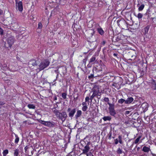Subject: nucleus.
Here are the masks:
<instances>
[{
  "label": "nucleus",
  "mask_w": 156,
  "mask_h": 156,
  "mask_svg": "<svg viewBox=\"0 0 156 156\" xmlns=\"http://www.w3.org/2000/svg\"><path fill=\"white\" fill-rule=\"evenodd\" d=\"M105 102H108V104L109 105L108 109L110 114L113 116L115 117L116 114V112L115 110V105L114 104H111L109 102V99L108 98H105L104 99Z\"/></svg>",
  "instance_id": "nucleus-1"
},
{
  "label": "nucleus",
  "mask_w": 156,
  "mask_h": 156,
  "mask_svg": "<svg viewBox=\"0 0 156 156\" xmlns=\"http://www.w3.org/2000/svg\"><path fill=\"white\" fill-rule=\"evenodd\" d=\"M54 113L57 117L63 122L65 121L68 117L66 112L65 111L60 112L58 110H56L54 111Z\"/></svg>",
  "instance_id": "nucleus-2"
},
{
  "label": "nucleus",
  "mask_w": 156,
  "mask_h": 156,
  "mask_svg": "<svg viewBox=\"0 0 156 156\" xmlns=\"http://www.w3.org/2000/svg\"><path fill=\"white\" fill-rule=\"evenodd\" d=\"M91 92H93L92 95L94 97H96L98 100L100 99L101 93L100 92L99 88L98 87H94L92 89Z\"/></svg>",
  "instance_id": "nucleus-3"
},
{
  "label": "nucleus",
  "mask_w": 156,
  "mask_h": 156,
  "mask_svg": "<svg viewBox=\"0 0 156 156\" xmlns=\"http://www.w3.org/2000/svg\"><path fill=\"white\" fill-rule=\"evenodd\" d=\"M49 63V62L47 60H44L42 61L39 66L40 70H42L47 67Z\"/></svg>",
  "instance_id": "nucleus-4"
},
{
  "label": "nucleus",
  "mask_w": 156,
  "mask_h": 156,
  "mask_svg": "<svg viewBox=\"0 0 156 156\" xmlns=\"http://www.w3.org/2000/svg\"><path fill=\"white\" fill-rule=\"evenodd\" d=\"M14 39L13 37L10 36L8 37L7 41V44H6L5 46L7 48H10L14 43Z\"/></svg>",
  "instance_id": "nucleus-5"
},
{
  "label": "nucleus",
  "mask_w": 156,
  "mask_h": 156,
  "mask_svg": "<svg viewBox=\"0 0 156 156\" xmlns=\"http://www.w3.org/2000/svg\"><path fill=\"white\" fill-rule=\"evenodd\" d=\"M90 144V142H88L86 145L84 147L83 149L82 150L83 151L82 154H86L87 156H88V154H87V153L89 151L90 149L89 147Z\"/></svg>",
  "instance_id": "nucleus-6"
},
{
  "label": "nucleus",
  "mask_w": 156,
  "mask_h": 156,
  "mask_svg": "<svg viewBox=\"0 0 156 156\" xmlns=\"http://www.w3.org/2000/svg\"><path fill=\"white\" fill-rule=\"evenodd\" d=\"M93 74H91L88 77V78L90 80L93 79L94 77H97L100 75L98 74H96L97 73L99 72L97 69H96L94 71V70H93Z\"/></svg>",
  "instance_id": "nucleus-7"
},
{
  "label": "nucleus",
  "mask_w": 156,
  "mask_h": 156,
  "mask_svg": "<svg viewBox=\"0 0 156 156\" xmlns=\"http://www.w3.org/2000/svg\"><path fill=\"white\" fill-rule=\"evenodd\" d=\"M67 111L68 112H69V116L70 117H72L76 112V108H74L71 110L70 108H69L67 110Z\"/></svg>",
  "instance_id": "nucleus-8"
},
{
  "label": "nucleus",
  "mask_w": 156,
  "mask_h": 156,
  "mask_svg": "<svg viewBox=\"0 0 156 156\" xmlns=\"http://www.w3.org/2000/svg\"><path fill=\"white\" fill-rule=\"evenodd\" d=\"M40 122L45 126H47L48 127H53V124L50 122H46L42 120H40Z\"/></svg>",
  "instance_id": "nucleus-9"
},
{
  "label": "nucleus",
  "mask_w": 156,
  "mask_h": 156,
  "mask_svg": "<svg viewBox=\"0 0 156 156\" xmlns=\"http://www.w3.org/2000/svg\"><path fill=\"white\" fill-rule=\"evenodd\" d=\"M16 8H18V10L20 12H22L23 10V6L22 2L20 1L18 3L16 2Z\"/></svg>",
  "instance_id": "nucleus-10"
},
{
  "label": "nucleus",
  "mask_w": 156,
  "mask_h": 156,
  "mask_svg": "<svg viewBox=\"0 0 156 156\" xmlns=\"http://www.w3.org/2000/svg\"><path fill=\"white\" fill-rule=\"evenodd\" d=\"M97 63V61L96 59V57H95V56H93L90 59L88 65H90H90H92Z\"/></svg>",
  "instance_id": "nucleus-11"
},
{
  "label": "nucleus",
  "mask_w": 156,
  "mask_h": 156,
  "mask_svg": "<svg viewBox=\"0 0 156 156\" xmlns=\"http://www.w3.org/2000/svg\"><path fill=\"white\" fill-rule=\"evenodd\" d=\"M133 99L132 97L128 98L126 100H125V104H130L133 101Z\"/></svg>",
  "instance_id": "nucleus-12"
},
{
  "label": "nucleus",
  "mask_w": 156,
  "mask_h": 156,
  "mask_svg": "<svg viewBox=\"0 0 156 156\" xmlns=\"http://www.w3.org/2000/svg\"><path fill=\"white\" fill-rule=\"evenodd\" d=\"M29 66H30L31 65H32L33 66H35L37 65V63H36V61L34 59H33L30 61L28 64Z\"/></svg>",
  "instance_id": "nucleus-13"
},
{
  "label": "nucleus",
  "mask_w": 156,
  "mask_h": 156,
  "mask_svg": "<svg viewBox=\"0 0 156 156\" xmlns=\"http://www.w3.org/2000/svg\"><path fill=\"white\" fill-rule=\"evenodd\" d=\"M82 115V111L80 110H78L75 115L76 119H78V118L80 117Z\"/></svg>",
  "instance_id": "nucleus-14"
},
{
  "label": "nucleus",
  "mask_w": 156,
  "mask_h": 156,
  "mask_svg": "<svg viewBox=\"0 0 156 156\" xmlns=\"http://www.w3.org/2000/svg\"><path fill=\"white\" fill-rule=\"evenodd\" d=\"M142 108L144 110H147V109L148 105L147 103H143L141 106Z\"/></svg>",
  "instance_id": "nucleus-15"
},
{
  "label": "nucleus",
  "mask_w": 156,
  "mask_h": 156,
  "mask_svg": "<svg viewBox=\"0 0 156 156\" xmlns=\"http://www.w3.org/2000/svg\"><path fill=\"white\" fill-rule=\"evenodd\" d=\"M87 32L88 35L89 36V37H92L94 33V31L92 30H88Z\"/></svg>",
  "instance_id": "nucleus-16"
},
{
  "label": "nucleus",
  "mask_w": 156,
  "mask_h": 156,
  "mask_svg": "<svg viewBox=\"0 0 156 156\" xmlns=\"http://www.w3.org/2000/svg\"><path fill=\"white\" fill-rule=\"evenodd\" d=\"M59 70L63 74L66 73V67L62 66L59 68Z\"/></svg>",
  "instance_id": "nucleus-17"
},
{
  "label": "nucleus",
  "mask_w": 156,
  "mask_h": 156,
  "mask_svg": "<svg viewBox=\"0 0 156 156\" xmlns=\"http://www.w3.org/2000/svg\"><path fill=\"white\" fill-rule=\"evenodd\" d=\"M151 83L152 84V88L154 90H156V82L155 80H153Z\"/></svg>",
  "instance_id": "nucleus-18"
},
{
  "label": "nucleus",
  "mask_w": 156,
  "mask_h": 156,
  "mask_svg": "<svg viewBox=\"0 0 156 156\" xmlns=\"http://www.w3.org/2000/svg\"><path fill=\"white\" fill-rule=\"evenodd\" d=\"M150 150V148L146 146H144L142 149V151L145 152H148Z\"/></svg>",
  "instance_id": "nucleus-19"
},
{
  "label": "nucleus",
  "mask_w": 156,
  "mask_h": 156,
  "mask_svg": "<svg viewBox=\"0 0 156 156\" xmlns=\"http://www.w3.org/2000/svg\"><path fill=\"white\" fill-rule=\"evenodd\" d=\"M102 119L104 121H110L111 119V117L110 116H104Z\"/></svg>",
  "instance_id": "nucleus-20"
},
{
  "label": "nucleus",
  "mask_w": 156,
  "mask_h": 156,
  "mask_svg": "<svg viewBox=\"0 0 156 156\" xmlns=\"http://www.w3.org/2000/svg\"><path fill=\"white\" fill-rule=\"evenodd\" d=\"M97 30L98 32V33L101 35H102L104 34V32L102 29L101 28H98L97 29Z\"/></svg>",
  "instance_id": "nucleus-21"
},
{
  "label": "nucleus",
  "mask_w": 156,
  "mask_h": 156,
  "mask_svg": "<svg viewBox=\"0 0 156 156\" xmlns=\"http://www.w3.org/2000/svg\"><path fill=\"white\" fill-rule=\"evenodd\" d=\"M150 26H147L146 27L144 28V34H146L148 32V30L150 28Z\"/></svg>",
  "instance_id": "nucleus-22"
},
{
  "label": "nucleus",
  "mask_w": 156,
  "mask_h": 156,
  "mask_svg": "<svg viewBox=\"0 0 156 156\" xmlns=\"http://www.w3.org/2000/svg\"><path fill=\"white\" fill-rule=\"evenodd\" d=\"M14 151V156H18L19 152V150L18 149H16Z\"/></svg>",
  "instance_id": "nucleus-23"
},
{
  "label": "nucleus",
  "mask_w": 156,
  "mask_h": 156,
  "mask_svg": "<svg viewBox=\"0 0 156 156\" xmlns=\"http://www.w3.org/2000/svg\"><path fill=\"white\" fill-rule=\"evenodd\" d=\"M28 107L30 109H35V106L33 104H29L27 105Z\"/></svg>",
  "instance_id": "nucleus-24"
},
{
  "label": "nucleus",
  "mask_w": 156,
  "mask_h": 156,
  "mask_svg": "<svg viewBox=\"0 0 156 156\" xmlns=\"http://www.w3.org/2000/svg\"><path fill=\"white\" fill-rule=\"evenodd\" d=\"M119 84L115 83H114L112 86L114 87V88H116L117 89H119L120 87H119Z\"/></svg>",
  "instance_id": "nucleus-25"
},
{
  "label": "nucleus",
  "mask_w": 156,
  "mask_h": 156,
  "mask_svg": "<svg viewBox=\"0 0 156 156\" xmlns=\"http://www.w3.org/2000/svg\"><path fill=\"white\" fill-rule=\"evenodd\" d=\"M125 100L124 99L121 98L120 99H119L118 101V102L119 104H122L123 102H125Z\"/></svg>",
  "instance_id": "nucleus-26"
},
{
  "label": "nucleus",
  "mask_w": 156,
  "mask_h": 156,
  "mask_svg": "<svg viewBox=\"0 0 156 156\" xmlns=\"http://www.w3.org/2000/svg\"><path fill=\"white\" fill-rule=\"evenodd\" d=\"M16 139L15 140V143L16 144L18 143L19 141V138L18 136L15 134Z\"/></svg>",
  "instance_id": "nucleus-27"
},
{
  "label": "nucleus",
  "mask_w": 156,
  "mask_h": 156,
  "mask_svg": "<svg viewBox=\"0 0 156 156\" xmlns=\"http://www.w3.org/2000/svg\"><path fill=\"white\" fill-rule=\"evenodd\" d=\"M144 7V4H142L138 8V10L139 11H142Z\"/></svg>",
  "instance_id": "nucleus-28"
},
{
  "label": "nucleus",
  "mask_w": 156,
  "mask_h": 156,
  "mask_svg": "<svg viewBox=\"0 0 156 156\" xmlns=\"http://www.w3.org/2000/svg\"><path fill=\"white\" fill-rule=\"evenodd\" d=\"M141 137V136H139L138 137H137L135 140V144H137L138 142L139 141L140 138Z\"/></svg>",
  "instance_id": "nucleus-29"
},
{
  "label": "nucleus",
  "mask_w": 156,
  "mask_h": 156,
  "mask_svg": "<svg viewBox=\"0 0 156 156\" xmlns=\"http://www.w3.org/2000/svg\"><path fill=\"white\" fill-rule=\"evenodd\" d=\"M8 150L6 149L4 151L3 154V156H6V155L8 154Z\"/></svg>",
  "instance_id": "nucleus-30"
},
{
  "label": "nucleus",
  "mask_w": 156,
  "mask_h": 156,
  "mask_svg": "<svg viewBox=\"0 0 156 156\" xmlns=\"http://www.w3.org/2000/svg\"><path fill=\"white\" fill-rule=\"evenodd\" d=\"M67 94L65 93H62V97L64 99L66 98Z\"/></svg>",
  "instance_id": "nucleus-31"
},
{
  "label": "nucleus",
  "mask_w": 156,
  "mask_h": 156,
  "mask_svg": "<svg viewBox=\"0 0 156 156\" xmlns=\"http://www.w3.org/2000/svg\"><path fill=\"white\" fill-rule=\"evenodd\" d=\"M87 108L88 107L87 106H85L82 107V109L83 111L85 112L87 110Z\"/></svg>",
  "instance_id": "nucleus-32"
},
{
  "label": "nucleus",
  "mask_w": 156,
  "mask_h": 156,
  "mask_svg": "<svg viewBox=\"0 0 156 156\" xmlns=\"http://www.w3.org/2000/svg\"><path fill=\"white\" fill-rule=\"evenodd\" d=\"M117 153L119 154H121L122 153V150L119 148L118 149V150L117 151Z\"/></svg>",
  "instance_id": "nucleus-33"
},
{
  "label": "nucleus",
  "mask_w": 156,
  "mask_h": 156,
  "mask_svg": "<svg viewBox=\"0 0 156 156\" xmlns=\"http://www.w3.org/2000/svg\"><path fill=\"white\" fill-rule=\"evenodd\" d=\"M143 15L140 13H139L137 15V17L139 19H141Z\"/></svg>",
  "instance_id": "nucleus-34"
},
{
  "label": "nucleus",
  "mask_w": 156,
  "mask_h": 156,
  "mask_svg": "<svg viewBox=\"0 0 156 156\" xmlns=\"http://www.w3.org/2000/svg\"><path fill=\"white\" fill-rule=\"evenodd\" d=\"M42 28V24L40 22L38 24V28L41 29Z\"/></svg>",
  "instance_id": "nucleus-35"
},
{
  "label": "nucleus",
  "mask_w": 156,
  "mask_h": 156,
  "mask_svg": "<svg viewBox=\"0 0 156 156\" xmlns=\"http://www.w3.org/2000/svg\"><path fill=\"white\" fill-rule=\"evenodd\" d=\"M0 33L1 35H2L3 34V31L2 29L0 27Z\"/></svg>",
  "instance_id": "nucleus-36"
},
{
  "label": "nucleus",
  "mask_w": 156,
  "mask_h": 156,
  "mask_svg": "<svg viewBox=\"0 0 156 156\" xmlns=\"http://www.w3.org/2000/svg\"><path fill=\"white\" fill-rule=\"evenodd\" d=\"M5 82L7 83L8 84L10 85L11 84V82L9 80H5Z\"/></svg>",
  "instance_id": "nucleus-37"
},
{
  "label": "nucleus",
  "mask_w": 156,
  "mask_h": 156,
  "mask_svg": "<svg viewBox=\"0 0 156 156\" xmlns=\"http://www.w3.org/2000/svg\"><path fill=\"white\" fill-rule=\"evenodd\" d=\"M94 97H94L92 95L90 96V98H89V99H90L91 100V102L92 101L93 99L94 98Z\"/></svg>",
  "instance_id": "nucleus-38"
},
{
  "label": "nucleus",
  "mask_w": 156,
  "mask_h": 156,
  "mask_svg": "<svg viewBox=\"0 0 156 156\" xmlns=\"http://www.w3.org/2000/svg\"><path fill=\"white\" fill-rule=\"evenodd\" d=\"M89 97H87L85 98V101L87 102L89 101Z\"/></svg>",
  "instance_id": "nucleus-39"
},
{
  "label": "nucleus",
  "mask_w": 156,
  "mask_h": 156,
  "mask_svg": "<svg viewBox=\"0 0 156 156\" xmlns=\"http://www.w3.org/2000/svg\"><path fill=\"white\" fill-rule=\"evenodd\" d=\"M115 144H117L119 142L118 140L117 139H116L115 140Z\"/></svg>",
  "instance_id": "nucleus-40"
},
{
  "label": "nucleus",
  "mask_w": 156,
  "mask_h": 156,
  "mask_svg": "<svg viewBox=\"0 0 156 156\" xmlns=\"http://www.w3.org/2000/svg\"><path fill=\"white\" fill-rule=\"evenodd\" d=\"M130 112V111H127L126 112L125 114L126 115H128L129 114Z\"/></svg>",
  "instance_id": "nucleus-41"
},
{
  "label": "nucleus",
  "mask_w": 156,
  "mask_h": 156,
  "mask_svg": "<svg viewBox=\"0 0 156 156\" xmlns=\"http://www.w3.org/2000/svg\"><path fill=\"white\" fill-rule=\"evenodd\" d=\"M86 102H83L82 103V105L83 106H87V104L86 103Z\"/></svg>",
  "instance_id": "nucleus-42"
},
{
  "label": "nucleus",
  "mask_w": 156,
  "mask_h": 156,
  "mask_svg": "<svg viewBox=\"0 0 156 156\" xmlns=\"http://www.w3.org/2000/svg\"><path fill=\"white\" fill-rule=\"evenodd\" d=\"M29 148V147H28V146H26L24 148V150L25 151H26L27 150V149Z\"/></svg>",
  "instance_id": "nucleus-43"
},
{
  "label": "nucleus",
  "mask_w": 156,
  "mask_h": 156,
  "mask_svg": "<svg viewBox=\"0 0 156 156\" xmlns=\"http://www.w3.org/2000/svg\"><path fill=\"white\" fill-rule=\"evenodd\" d=\"M118 138H119V140H122V137L121 136L119 135L118 137Z\"/></svg>",
  "instance_id": "nucleus-44"
},
{
  "label": "nucleus",
  "mask_w": 156,
  "mask_h": 156,
  "mask_svg": "<svg viewBox=\"0 0 156 156\" xmlns=\"http://www.w3.org/2000/svg\"><path fill=\"white\" fill-rule=\"evenodd\" d=\"M5 103L2 101H0V105H4Z\"/></svg>",
  "instance_id": "nucleus-45"
},
{
  "label": "nucleus",
  "mask_w": 156,
  "mask_h": 156,
  "mask_svg": "<svg viewBox=\"0 0 156 156\" xmlns=\"http://www.w3.org/2000/svg\"><path fill=\"white\" fill-rule=\"evenodd\" d=\"M88 154V156H94L91 152H90Z\"/></svg>",
  "instance_id": "nucleus-46"
},
{
  "label": "nucleus",
  "mask_w": 156,
  "mask_h": 156,
  "mask_svg": "<svg viewBox=\"0 0 156 156\" xmlns=\"http://www.w3.org/2000/svg\"><path fill=\"white\" fill-rule=\"evenodd\" d=\"M3 13V10L2 9H0V15L2 14Z\"/></svg>",
  "instance_id": "nucleus-47"
},
{
  "label": "nucleus",
  "mask_w": 156,
  "mask_h": 156,
  "mask_svg": "<svg viewBox=\"0 0 156 156\" xmlns=\"http://www.w3.org/2000/svg\"><path fill=\"white\" fill-rule=\"evenodd\" d=\"M105 44V41H103L101 43V44L102 45H104Z\"/></svg>",
  "instance_id": "nucleus-48"
},
{
  "label": "nucleus",
  "mask_w": 156,
  "mask_h": 156,
  "mask_svg": "<svg viewBox=\"0 0 156 156\" xmlns=\"http://www.w3.org/2000/svg\"><path fill=\"white\" fill-rule=\"evenodd\" d=\"M74 97V100H77V99H78V96H77L76 97V98H75V96H74V97Z\"/></svg>",
  "instance_id": "nucleus-49"
},
{
  "label": "nucleus",
  "mask_w": 156,
  "mask_h": 156,
  "mask_svg": "<svg viewBox=\"0 0 156 156\" xmlns=\"http://www.w3.org/2000/svg\"><path fill=\"white\" fill-rule=\"evenodd\" d=\"M119 142L121 144H122L123 143V142H122V140H119Z\"/></svg>",
  "instance_id": "nucleus-50"
},
{
  "label": "nucleus",
  "mask_w": 156,
  "mask_h": 156,
  "mask_svg": "<svg viewBox=\"0 0 156 156\" xmlns=\"http://www.w3.org/2000/svg\"><path fill=\"white\" fill-rule=\"evenodd\" d=\"M86 60H87L86 58H85L83 60V62H85L86 61Z\"/></svg>",
  "instance_id": "nucleus-51"
},
{
  "label": "nucleus",
  "mask_w": 156,
  "mask_h": 156,
  "mask_svg": "<svg viewBox=\"0 0 156 156\" xmlns=\"http://www.w3.org/2000/svg\"><path fill=\"white\" fill-rule=\"evenodd\" d=\"M113 55H114V56H117V54H116V53H114L113 54Z\"/></svg>",
  "instance_id": "nucleus-52"
},
{
  "label": "nucleus",
  "mask_w": 156,
  "mask_h": 156,
  "mask_svg": "<svg viewBox=\"0 0 156 156\" xmlns=\"http://www.w3.org/2000/svg\"><path fill=\"white\" fill-rule=\"evenodd\" d=\"M111 134H110L109 135V138L110 139L111 138Z\"/></svg>",
  "instance_id": "nucleus-53"
},
{
  "label": "nucleus",
  "mask_w": 156,
  "mask_h": 156,
  "mask_svg": "<svg viewBox=\"0 0 156 156\" xmlns=\"http://www.w3.org/2000/svg\"><path fill=\"white\" fill-rule=\"evenodd\" d=\"M140 149V147H138L137 148V150L138 151Z\"/></svg>",
  "instance_id": "nucleus-54"
},
{
  "label": "nucleus",
  "mask_w": 156,
  "mask_h": 156,
  "mask_svg": "<svg viewBox=\"0 0 156 156\" xmlns=\"http://www.w3.org/2000/svg\"><path fill=\"white\" fill-rule=\"evenodd\" d=\"M55 72H56V73H58V70L57 69V70H55Z\"/></svg>",
  "instance_id": "nucleus-55"
},
{
  "label": "nucleus",
  "mask_w": 156,
  "mask_h": 156,
  "mask_svg": "<svg viewBox=\"0 0 156 156\" xmlns=\"http://www.w3.org/2000/svg\"><path fill=\"white\" fill-rule=\"evenodd\" d=\"M121 21V20H117V23L118 24L119 23V22Z\"/></svg>",
  "instance_id": "nucleus-56"
},
{
  "label": "nucleus",
  "mask_w": 156,
  "mask_h": 156,
  "mask_svg": "<svg viewBox=\"0 0 156 156\" xmlns=\"http://www.w3.org/2000/svg\"><path fill=\"white\" fill-rule=\"evenodd\" d=\"M140 156H147L146 154H144L141 155Z\"/></svg>",
  "instance_id": "nucleus-57"
},
{
  "label": "nucleus",
  "mask_w": 156,
  "mask_h": 156,
  "mask_svg": "<svg viewBox=\"0 0 156 156\" xmlns=\"http://www.w3.org/2000/svg\"><path fill=\"white\" fill-rule=\"evenodd\" d=\"M33 151H31V155H30L29 156H31V155H32L33 154Z\"/></svg>",
  "instance_id": "nucleus-58"
},
{
  "label": "nucleus",
  "mask_w": 156,
  "mask_h": 156,
  "mask_svg": "<svg viewBox=\"0 0 156 156\" xmlns=\"http://www.w3.org/2000/svg\"><path fill=\"white\" fill-rule=\"evenodd\" d=\"M54 99L55 100H56V99H57V98H56V97H55V98H54Z\"/></svg>",
  "instance_id": "nucleus-59"
},
{
  "label": "nucleus",
  "mask_w": 156,
  "mask_h": 156,
  "mask_svg": "<svg viewBox=\"0 0 156 156\" xmlns=\"http://www.w3.org/2000/svg\"><path fill=\"white\" fill-rule=\"evenodd\" d=\"M122 21L123 22H124V23H125V22L124 20H122Z\"/></svg>",
  "instance_id": "nucleus-60"
},
{
  "label": "nucleus",
  "mask_w": 156,
  "mask_h": 156,
  "mask_svg": "<svg viewBox=\"0 0 156 156\" xmlns=\"http://www.w3.org/2000/svg\"><path fill=\"white\" fill-rule=\"evenodd\" d=\"M5 65V66H5H5H6V65H5H5Z\"/></svg>",
  "instance_id": "nucleus-61"
},
{
  "label": "nucleus",
  "mask_w": 156,
  "mask_h": 156,
  "mask_svg": "<svg viewBox=\"0 0 156 156\" xmlns=\"http://www.w3.org/2000/svg\"><path fill=\"white\" fill-rule=\"evenodd\" d=\"M155 94H156V92H155Z\"/></svg>",
  "instance_id": "nucleus-62"
},
{
  "label": "nucleus",
  "mask_w": 156,
  "mask_h": 156,
  "mask_svg": "<svg viewBox=\"0 0 156 156\" xmlns=\"http://www.w3.org/2000/svg\"><path fill=\"white\" fill-rule=\"evenodd\" d=\"M100 71H101V70H99Z\"/></svg>",
  "instance_id": "nucleus-63"
},
{
  "label": "nucleus",
  "mask_w": 156,
  "mask_h": 156,
  "mask_svg": "<svg viewBox=\"0 0 156 156\" xmlns=\"http://www.w3.org/2000/svg\"><path fill=\"white\" fill-rule=\"evenodd\" d=\"M58 74H57V76H58Z\"/></svg>",
  "instance_id": "nucleus-64"
}]
</instances>
